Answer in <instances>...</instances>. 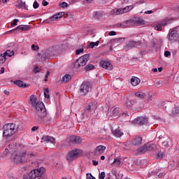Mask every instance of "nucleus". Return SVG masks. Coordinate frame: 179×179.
<instances>
[{"mask_svg":"<svg viewBox=\"0 0 179 179\" xmlns=\"http://www.w3.org/2000/svg\"><path fill=\"white\" fill-rule=\"evenodd\" d=\"M9 148H12L10 149V152H13L11 160L16 164L27 162L29 158L33 156L31 153L26 154V152L23 150V145H16V143H13L9 145Z\"/></svg>","mask_w":179,"mask_h":179,"instance_id":"obj_1","label":"nucleus"},{"mask_svg":"<svg viewBox=\"0 0 179 179\" xmlns=\"http://www.w3.org/2000/svg\"><path fill=\"white\" fill-rule=\"evenodd\" d=\"M29 100V104L35 109V113L39 118L43 119L47 117V110L43 102L37 101V97L34 95H31Z\"/></svg>","mask_w":179,"mask_h":179,"instance_id":"obj_2","label":"nucleus"},{"mask_svg":"<svg viewBox=\"0 0 179 179\" xmlns=\"http://www.w3.org/2000/svg\"><path fill=\"white\" fill-rule=\"evenodd\" d=\"M19 126L14 123H8L3 127V136L10 137L19 132Z\"/></svg>","mask_w":179,"mask_h":179,"instance_id":"obj_3","label":"nucleus"},{"mask_svg":"<svg viewBox=\"0 0 179 179\" xmlns=\"http://www.w3.org/2000/svg\"><path fill=\"white\" fill-rule=\"evenodd\" d=\"M82 153H83L82 150H79V149L72 150L71 151L69 152L66 156V160L68 162H73L75 159H78V157H80V156H82Z\"/></svg>","mask_w":179,"mask_h":179,"instance_id":"obj_4","label":"nucleus"},{"mask_svg":"<svg viewBox=\"0 0 179 179\" xmlns=\"http://www.w3.org/2000/svg\"><path fill=\"white\" fill-rule=\"evenodd\" d=\"M90 56L89 54L84 55L81 56L79 59L76 60L74 63V66L76 69L82 68V66H85L87 64V61H89Z\"/></svg>","mask_w":179,"mask_h":179,"instance_id":"obj_5","label":"nucleus"},{"mask_svg":"<svg viewBox=\"0 0 179 179\" xmlns=\"http://www.w3.org/2000/svg\"><path fill=\"white\" fill-rule=\"evenodd\" d=\"M45 172V169L44 167H41L40 169L31 171L29 173V177L31 179H36L37 177H41V176H43V173Z\"/></svg>","mask_w":179,"mask_h":179,"instance_id":"obj_6","label":"nucleus"},{"mask_svg":"<svg viewBox=\"0 0 179 179\" xmlns=\"http://www.w3.org/2000/svg\"><path fill=\"white\" fill-rule=\"evenodd\" d=\"M92 89V86L90 85V83L89 82H83L80 87V96H86L87 93Z\"/></svg>","mask_w":179,"mask_h":179,"instance_id":"obj_7","label":"nucleus"},{"mask_svg":"<svg viewBox=\"0 0 179 179\" xmlns=\"http://www.w3.org/2000/svg\"><path fill=\"white\" fill-rule=\"evenodd\" d=\"M135 6H127L124 7V8H120V9H114L112 10V14L113 15H122V13H128V12H131L132 9H134Z\"/></svg>","mask_w":179,"mask_h":179,"instance_id":"obj_8","label":"nucleus"},{"mask_svg":"<svg viewBox=\"0 0 179 179\" xmlns=\"http://www.w3.org/2000/svg\"><path fill=\"white\" fill-rule=\"evenodd\" d=\"M62 16H65L64 12H60V13H58L57 14L54 15L50 18L45 20L44 22L48 24L52 23L53 22H56V20H58V19H61Z\"/></svg>","mask_w":179,"mask_h":179,"instance_id":"obj_9","label":"nucleus"},{"mask_svg":"<svg viewBox=\"0 0 179 179\" xmlns=\"http://www.w3.org/2000/svg\"><path fill=\"white\" fill-rule=\"evenodd\" d=\"M100 66L104 69H108V71H112L113 64L108 60H101L99 63Z\"/></svg>","mask_w":179,"mask_h":179,"instance_id":"obj_10","label":"nucleus"},{"mask_svg":"<svg viewBox=\"0 0 179 179\" xmlns=\"http://www.w3.org/2000/svg\"><path fill=\"white\" fill-rule=\"evenodd\" d=\"M97 108V106L96 105V102L92 101L90 102L86 107V109L83 113V115H87L90 113V110H96Z\"/></svg>","mask_w":179,"mask_h":179,"instance_id":"obj_11","label":"nucleus"},{"mask_svg":"<svg viewBox=\"0 0 179 179\" xmlns=\"http://www.w3.org/2000/svg\"><path fill=\"white\" fill-rule=\"evenodd\" d=\"M148 117H138L136 119H134V124H137V125H145V124L148 123Z\"/></svg>","mask_w":179,"mask_h":179,"instance_id":"obj_12","label":"nucleus"},{"mask_svg":"<svg viewBox=\"0 0 179 179\" xmlns=\"http://www.w3.org/2000/svg\"><path fill=\"white\" fill-rule=\"evenodd\" d=\"M30 30V26L29 25H19L15 29H13L12 31H17L22 33V31H27Z\"/></svg>","mask_w":179,"mask_h":179,"instance_id":"obj_13","label":"nucleus"},{"mask_svg":"<svg viewBox=\"0 0 179 179\" xmlns=\"http://www.w3.org/2000/svg\"><path fill=\"white\" fill-rule=\"evenodd\" d=\"M104 150H106V146L99 145L96 148L94 155H95V156H99V155H103V153H104Z\"/></svg>","mask_w":179,"mask_h":179,"instance_id":"obj_14","label":"nucleus"},{"mask_svg":"<svg viewBox=\"0 0 179 179\" xmlns=\"http://www.w3.org/2000/svg\"><path fill=\"white\" fill-rule=\"evenodd\" d=\"M142 137L136 136L131 140V145L134 146H139L140 145H142Z\"/></svg>","mask_w":179,"mask_h":179,"instance_id":"obj_15","label":"nucleus"},{"mask_svg":"<svg viewBox=\"0 0 179 179\" xmlns=\"http://www.w3.org/2000/svg\"><path fill=\"white\" fill-rule=\"evenodd\" d=\"M69 141L71 143H76L77 145L82 143V138L78 136H71Z\"/></svg>","mask_w":179,"mask_h":179,"instance_id":"obj_16","label":"nucleus"},{"mask_svg":"<svg viewBox=\"0 0 179 179\" xmlns=\"http://www.w3.org/2000/svg\"><path fill=\"white\" fill-rule=\"evenodd\" d=\"M145 146L147 147V150L148 152H152V150H156V148H157L156 145L152 141L145 143Z\"/></svg>","mask_w":179,"mask_h":179,"instance_id":"obj_17","label":"nucleus"},{"mask_svg":"<svg viewBox=\"0 0 179 179\" xmlns=\"http://www.w3.org/2000/svg\"><path fill=\"white\" fill-rule=\"evenodd\" d=\"M41 139L43 142H50V143L55 142V138L51 136H43Z\"/></svg>","mask_w":179,"mask_h":179,"instance_id":"obj_18","label":"nucleus"},{"mask_svg":"<svg viewBox=\"0 0 179 179\" xmlns=\"http://www.w3.org/2000/svg\"><path fill=\"white\" fill-rule=\"evenodd\" d=\"M122 113V110L120 108H115L112 111V117H120Z\"/></svg>","mask_w":179,"mask_h":179,"instance_id":"obj_19","label":"nucleus"},{"mask_svg":"<svg viewBox=\"0 0 179 179\" xmlns=\"http://www.w3.org/2000/svg\"><path fill=\"white\" fill-rule=\"evenodd\" d=\"M131 83L134 87L138 86V85L141 83V79H139L138 77L133 76L131 78Z\"/></svg>","mask_w":179,"mask_h":179,"instance_id":"obj_20","label":"nucleus"},{"mask_svg":"<svg viewBox=\"0 0 179 179\" xmlns=\"http://www.w3.org/2000/svg\"><path fill=\"white\" fill-rule=\"evenodd\" d=\"M15 85H16L17 86H18V87H28L29 85H27L26 83H24V82L22 81V80H16L14 81Z\"/></svg>","mask_w":179,"mask_h":179,"instance_id":"obj_21","label":"nucleus"},{"mask_svg":"<svg viewBox=\"0 0 179 179\" xmlns=\"http://www.w3.org/2000/svg\"><path fill=\"white\" fill-rule=\"evenodd\" d=\"M137 152L140 155H143V153H146L148 151V148L146 147V144L143 145V146L140 147L138 150Z\"/></svg>","mask_w":179,"mask_h":179,"instance_id":"obj_22","label":"nucleus"},{"mask_svg":"<svg viewBox=\"0 0 179 179\" xmlns=\"http://www.w3.org/2000/svg\"><path fill=\"white\" fill-rule=\"evenodd\" d=\"M113 134L116 138H121V136L124 135V133L121 131L120 129H116L115 131H113Z\"/></svg>","mask_w":179,"mask_h":179,"instance_id":"obj_23","label":"nucleus"},{"mask_svg":"<svg viewBox=\"0 0 179 179\" xmlns=\"http://www.w3.org/2000/svg\"><path fill=\"white\" fill-rule=\"evenodd\" d=\"M4 57H6V59H7L8 57H13V55H15V51L13 50H7L4 53Z\"/></svg>","mask_w":179,"mask_h":179,"instance_id":"obj_24","label":"nucleus"},{"mask_svg":"<svg viewBox=\"0 0 179 179\" xmlns=\"http://www.w3.org/2000/svg\"><path fill=\"white\" fill-rule=\"evenodd\" d=\"M72 79V76L69 74H66L62 78V82H64V83H66V82H69Z\"/></svg>","mask_w":179,"mask_h":179,"instance_id":"obj_25","label":"nucleus"},{"mask_svg":"<svg viewBox=\"0 0 179 179\" xmlns=\"http://www.w3.org/2000/svg\"><path fill=\"white\" fill-rule=\"evenodd\" d=\"M138 44H139V43L131 41L129 43L127 47H128V48H132L134 47H138Z\"/></svg>","mask_w":179,"mask_h":179,"instance_id":"obj_26","label":"nucleus"},{"mask_svg":"<svg viewBox=\"0 0 179 179\" xmlns=\"http://www.w3.org/2000/svg\"><path fill=\"white\" fill-rule=\"evenodd\" d=\"M100 44V41H97L96 42H91L88 45V48L93 49L94 47H96Z\"/></svg>","mask_w":179,"mask_h":179,"instance_id":"obj_27","label":"nucleus"},{"mask_svg":"<svg viewBox=\"0 0 179 179\" xmlns=\"http://www.w3.org/2000/svg\"><path fill=\"white\" fill-rule=\"evenodd\" d=\"M135 96H136V97H139L140 99H145L146 94H145V92H138L135 94Z\"/></svg>","mask_w":179,"mask_h":179,"instance_id":"obj_28","label":"nucleus"},{"mask_svg":"<svg viewBox=\"0 0 179 179\" xmlns=\"http://www.w3.org/2000/svg\"><path fill=\"white\" fill-rule=\"evenodd\" d=\"M135 104V101L134 100H127L126 102L127 107L131 108Z\"/></svg>","mask_w":179,"mask_h":179,"instance_id":"obj_29","label":"nucleus"},{"mask_svg":"<svg viewBox=\"0 0 179 179\" xmlns=\"http://www.w3.org/2000/svg\"><path fill=\"white\" fill-rule=\"evenodd\" d=\"M161 23L162 24L163 26H166V25L170 24V23H171V20L169 19V18H165L162 20V22Z\"/></svg>","mask_w":179,"mask_h":179,"instance_id":"obj_30","label":"nucleus"},{"mask_svg":"<svg viewBox=\"0 0 179 179\" xmlns=\"http://www.w3.org/2000/svg\"><path fill=\"white\" fill-rule=\"evenodd\" d=\"M50 90L48 88H45L44 89V96L45 99H50Z\"/></svg>","mask_w":179,"mask_h":179,"instance_id":"obj_31","label":"nucleus"},{"mask_svg":"<svg viewBox=\"0 0 179 179\" xmlns=\"http://www.w3.org/2000/svg\"><path fill=\"white\" fill-rule=\"evenodd\" d=\"M136 23L138 26H143L145 24V20L139 19L136 21Z\"/></svg>","mask_w":179,"mask_h":179,"instance_id":"obj_32","label":"nucleus"},{"mask_svg":"<svg viewBox=\"0 0 179 179\" xmlns=\"http://www.w3.org/2000/svg\"><path fill=\"white\" fill-rule=\"evenodd\" d=\"M10 149H12V147H8L7 148L5 149L3 153L4 155H8V153H11V155H13V152H10Z\"/></svg>","mask_w":179,"mask_h":179,"instance_id":"obj_33","label":"nucleus"},{"mask_svg":"<svg viewBox=\"0 0 179 179\" xmlns=\"http://www.w3.org/2000/svg\"><path fill=\"white\" fill-rule=\"evenodd\" d=\"M6 61V57L3 54H0V64H3Z\"/></svg>","mask_w":179,"mask_h":179,"instance_id":"obj_34","label":"nucleus"},{"mask_svg":"<svg viewBox=\"0 0 179 179\" xmlns=\"http://www.w3.org/2000/svg\"><path fill=\"white\" fill-rule=\"evenodd\" d=\"M92 69H94V66L93 64H87L85 66L86 71H92Z\"/></svg>","mask_w":179,"mask_h":179,"instance_id":"obj_35","label":"nucleus"},{"mask_svg":"<svg viewBox=\"0 0 179 179\" xmlns=\"http://www.w3.org/2000/svg\"><path fill=\"white\" fill-rule=\"evenodd\" d=\"M31 50L33 51H38V50H40V48L38 47V45H36L34 44H33L31 47Z\"/></svg>","mask_w":179,"mask_h":179,"instance_id":"obj_36","label":"nucleus"},{"mask_svg":"<svg viewBox=\"0 0 179 179\" xmlns=\"http://www.w3.org/2000/svg\"><path fill=\"white\" fill-rule=\"evenodd\" d=\"M20 8H22V9H27V6L26 5V3L21 1L20 3Z\"/></svg>","mask_w":179,"mask_h":179,"instance_id":"obj_37","label":"nucleus"},{"mask_svg":"<svg viewBox=\"0 0 179 179\" xmlns=\"http://www.w3.org/2000/svg\"><path fill=\"white\" fill-rule=\"evenodd\" d=\"M164 157V152H160L157 154V159H163Z\"/></svg>","mask_w":179,"mask_h":179,"instance_id":"obj_38","label":"nucleus"},{"mask_svg":"<svg viewBox=\"0 0 179 179\" xmlns=\"http://www.w3.org/2000/svg\"><path fill=\"white\" fill-rule=\"evenodd\" d=\"M113 164H115L116 166H120L121 164V161L120 159H115L113 161Z\"/></svg>","mask_w":179,"mask_h":179,"instance_id":"obj_39","label":"nucleus"},{"mask_svg":"<svg viewBox=\"0 0 179 179\" xmlns=\"http://www.w3.org/2000/svg\"><path fill=\"white\" fill-rule=\"evenodd\" d=\"M18 22H19V20L15 19L13 22L11 23L10 26H12V27H14V26H17Z\"/></svg>","mask_w":179,"mask_h":179,"instance_id":"obj_40","label":"nucleus"},{"mask_svg":"<svg viewBox=\"0 0 179 179\" xmlns=\"http://www.w3.org/2000/svg\"><path fill=\"white\" fill-rule=\"evenodd\" d=\"M41 68L38 67V66H35L34 69V73H38V72H41Z\"/></svg>","mask_w":179,"mask_h":179,"instance_id":"obj_41","label":"nucleus"},{"mask_svg":"<svg viewBox=\"0 0 179 179\" xmlns=\"http://www.w3.org/2000/svg\"><path fill=\"white\" fill-rule=\"evenodd\" d=\"M60 6L61 8H68L69 5L68 4V3L63 1L62 3H60Z\"/></svg>","mask_w":179,"mask_h":179,"instance_id":"obj_42","label":"nucleus"},{"mask_svg":"<svg viewBox=\"0 0 179 179\" xmlns=\"http://www.w3.org/2000/svg\"><path fill=\"white\" fill-rule=\"evenodd\" d=\"M173 114H179V106H176L173 109Z\"/></svg>","mask_w":179,"mask_h":179,"instance_id":"obj_43","label":"nucleus"},{"mask_svg":"<svg viewBox=\"0 0 179 179\" xmlns=\"http://www.w3.org/2000/svg\"><path fill=\"white\" fill-rule=\"evenodd\" d=\"M163 25H162V22L161 23H159V24H158L156 27H155V29H157V30L158 31H162V27Z\"/></svg>","mask_w":179,"mask_h":179,"instance_id":"obj_44","label":"nucleus"},{"mask_svg":"<svg viewBox=\"0 0 179 179\" xmlns=\"http://www.w3.org/2000/svg\"><path fill=\"white\" fill-rule=\"evenodd\" d=\"M83 51H84L83 48L78 49L76 51V55H79L80 54H82V52H83Z\"/></svg>","mask_w":179,"mask_h":179,"instance_id":"obj_45","label":"nucleus"},{"mask_svg":"<svg viewBox=\"0 0 179 179\" xmlns=\"http://www.w3.org/2000/svg\"><path fill=\"white\" fill-rule=\"evenodd\" d=\"M87 179H96V178L93 176H92V173H87Z\"/></svg>","mask_w":179,"mask_h":179,"instance_id":"obj_46","label":"nucleus"},{"mask_svg":"<svg viewBox=\"0 0 179 179\" xmlns=\"http://www.w3.org/2000/svg\"><path fill=\"white\" fill-rule=\"evenodd\" d=\"M99 178H100V179H104V178H106V173H105V172H101V173L99 174Z\"/></svg>","mask_w":179,"mask_h":179,"instance_id":"obj_47","label":"nucleus"},{"mask_svg":"<svg viewBox=\"0 0 179 179\" xmlns=\"http://www.w3.org/2000/svg\"><path fill=\"white\" fill-rule=\"evenodd\" d=\"M174 36V31H171L169 33V40H173V36Z\"/></svg>","mask_w":179,"mask_h":179,"instance_id":"obj_48","label":"nucleus"},{"mask_svg":"<svg viewBox=\"0 0 179 179\" xmlns=\"http://www.w3.org/2000/svg\"><path fill=\"white\" fill-rule=\"evenodd\" d=\"M33 7L34 9H37V8H38V3L37 2V1H35L34 2Z\"/></svg>","mask_w":179,"mask_h":179,"instance_id":"obj_49","label":"nucleus"},{"mask_svg":"<svg viewBox=\"0 0 179 179\" xmlns=\"http://www.w3.org/2000/svg\"><path fill=\"white\" fill-rule=\"evenodd\" d=\"M164 55H165V57H170V55H171V52H170V51H169V50H166L164 52Z\"/></svg>","mask_w":179,"mask_h":179,"instance_id":"obj_50","label":"nucleus"},{"mask_svg":"<svg viewBox=\"0 0 179 179\" xmlns=\"http://www.w3.org/2000/svg\"><path fill=\"white\" fill-rule=\"evenodd\" d=\"M49 75H50V71H47V73H46V74H45V82H47V80H48V76H49Z\"/></svg>","mask_w":179,"mask_h":179,"instance_id":"obj_51","label":"nucleus"},{"mask_svg":"<svg viewBox=\"0 0 179 179\" xmlns=\"http://www.w3.org/2000/svg\"><path fill=\"white\" fill-rule=\"evenodd\" d=\"M109 36H117V32L111 31L109 32Z\"/></svg>","mask_w":179,"mask_h":179,"instance_id":"obj_52","label":"nucleus"},{"mask_svg":"<svg viewBox=\"0 0 179 179\" xmlns=\"http://www.w3.org/2000/svg\"><path fill=\"white\" fill-rule=\"evenodd\" d=\"M152 99H153V97L152 96V95H150L147 98V101L149 103L150 101H152Z\"/></svg>","mask_w":179,"mask_h":179,"instance_id":"obj_53","label":"nucleus"},{"mask_svg":"<svg viewBox=\"0 0 179 179\" xmlns=\"http://www.w3.org/2000/svg\"><path fill=\"white\" fill-rule=\"evenodd\" d=\"M144 13L145 15H151V13H153V11L152 10H147V11H145Z\"/></svg>","mask_w":179,"mask_h":179,"instance_id":"obj_54","label":"nucleus"},{"mask_svg":"<svg viewBox=\"0 0 179 179\" xmlns=\"http://www.w3.org/2000/svg\"><path fill=\"white\" fill-rule=\"evenodd\" d=\"M37 129H38V126H35V127H33L31 128V131H32L33 132H34V131H37Z\"/></svg>","mask_w":179,"mask_h":179,"instance_id":"obj_55","label":"nucleus"},{"mask_svg":"<svg viewBox=\"0 0 179 179\" xmlns=\"http://www.w3.org/2000/svg\"><path fill=\"white\" fill-rule=\"evenodd\" d=\"M42 5L43 6H47L48 5V3L45 0H43V2H42Z\"/></svg>","mask_w":179,"mask_h":179,"instance_id":"obj_56","label":"nucleus"},{"mask_svg":"<svg viewBox=\"0 0 179 179\" xmlns=\"http://www.w3.org/2000/svg\"><path fill=\"white\" fill-rule=\"evenodd\" d=\"M92 164L93 166H97L99 164V162L96 160H92Z\"/></svg>","mask_w":179,"mask_h":179,"instance_id":"obj_57","label":"nucleus"},{"mask_svg":"<svg viewBox=\"0 0 179 179\" xmlns=\"http://www.w3.org/2000/svg\"><path fill=\"white\" fill-rule=\"evenodd\" d=\"M158 177H159V178H162V177H164V173H159V174L158 175Z\"/></svg>","mask_w":179,"mask_h":179,"instance_id":"obj_58","label":"nucleus"},{"mask_svg":"<svg viewBox=\"0 0 179 179\" xmlns=\"http://www.w3.org/2000/svg\"><path fill=\"white\" fill-rule=\"evenodd\" d=\"M155 85H163V82L159 80L155 83Z\"/></svg>","mask_w":179,"mask_h":179,"instance_id":"obj_59","label":"nucleus"},{"mask_svg":"<svg viewBox=\"0 0 179 179\" xmlns=\"http://www.w3.org/2000/svg\"><path fill=\"white\" fill-rule=\"evenodd\" d=\"M1 73H5V68L2 67L0 70Z\"/></svg>","mask_w":179,"mask_h":179,"instance_id":"obj_60","label":"nucleus"},{"mask_svg":"<svg viewBox=\"0 0 179 179\" xmlns=\"http://www.w3.org/2000/svg\"><path fill=\"white\" fill-rule=\"evenodd\" d=\"M162 145H163L164 146H168V145H169V143H167V141H164V142L162 143Z\"/></svg>","mask_w":179,"mask_h":179,"instance_id":"obj_61","label":"nucleus"},{"mask_svg":"<svg viewBox=\"0 0 179 179\" xmlns=\"http://www.w3.org/2000/svg\"><path fill=\"white\" fill-rule=\"evenodd\" d=\"M4 94H6V96H9V94H10L9 91L5 90V91H4Z\"/></svg>","mask_w":179,"mask_h":179,"instance_id":"obj_62","label":"nucleus"},{"mask_svg":"<svg viewBox=\"0 0 179 179\" xmlns=\"http://www.w3.org/2000/svg\"><path fill=\"white\" fill-rule=\"evenodd\" d=\"M124 40H125L124 38H120L117 40V41H118L119 43H121V41H124Z\"/></svg>","mask_w":179,"mask_h":179,"instance_id":"obj_63","label":"nucleus"},{"mask_svg":"<svg viewBox=\"0 0 179 179\" xmlns=\"http://www.w3.org/2000/svg\"><path fill=\"white\" fill-rule=\"evenodd\" d=\"M152 71H154V72H157V69H152Z\"/></svg>","mask_w":179,"mask_h":179,"instance_id":"obj_64","label":"nucleus"}]
</instances>
